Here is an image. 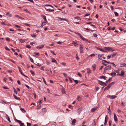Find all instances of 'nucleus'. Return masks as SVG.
<instances>
[{
	"label": "nucleus",
	"instance_id": "obj_1",
	"mask_svg": "<svg viewBox=\"0 0 126 126\" xmlns=\"http://www.w3.org/2000/svg\"><path fill=\"white\" fill-rule=\"evenodd\" d=\"M15 121L16 122L19 123L20 126H24V124L23 123H22L21 121L18 120L16 118L15 119Z\"/></svg>",
	"mask_w": 126,
	"mask_h": 126
},
{
	"label": "nucleus",
	"instance_id": "obj_2",
	"mask_svg": "<svg viewBox=\"0 0 126 126\" xmlns=\"http://www.w3.org/2000/svg\"><path fill=\"white\" fill-rule=\"evenodd\" d=\"M83 45H80V53H83Z\"/></svg>",
	"mask_w": 126,
	"mask_h": 126
},
{
	"label": "nucleus",
	"instance_id": "obj_3",
	"mask_svg": "<svg viewBox=\"0 0 126 126\" xmlns=\"http://www.w3.org/2000/svg\"><path fill=\"white\" fill-rule=\"evenodd\" d=\"M111 68V66L110 65H109L108 66H106L104 69V73H106L105 72L106 70H107L109 69H110Z\"/></svg>",
	"mask_w": 126,
	"mask_h": 126
},
{
	"label": "nucleus",
	"instance_id": "obj_4",
	"mask_svg": "<svg viewBox=\"0 0 126 126\" xmlns=\"http://www.w3.org/2000/svg\"><path fill=\"white\" fill-rule=\"evenodd\" d=\"M105 49L108 50L109 51H113L114 50H112V49L111 47H105Z\"/></svg>",
	"mask_w": 126,
	"mask_h": 126
},
{
	"label": "nucleus",
	"instance_id": "obj_5",
	"mask_svg": "<svg viewBox=\"0 0 126 126\" xmlns=\"http://www.w3.org/2000/svg\"><path fill=\"white\" fill-rule=\"evenodd\" d=\"M124 73L123 71H121L120 74H117V75L118 76H120L122 77H124Z\"/></svg>",
	"mask_w": 126,
	"mask_h": 126
},
{
	"label": "nucleus",
	"instance_id": "obj_6",
	"mask_svg": "<svg viewBox=\"0 0 126 126\" xmlns=\"http://www.w3.org/2000/svg\"><path fill=\"white\" fill-rule=\"evenodd\" d=\"M107 97L110 98V99H113L114 98H116L117 96H115L114 95H108L107 96Z\"/></svg>",
	"mask_w": 126,
	"mask_h": 126
},
{
	"label": "nucleus",
	"instance_id": "obj_7",
	"mask_svg": "<svg viewBox=\"0 0 126 126\" xmlns=\"http://www.w3.org/2000/svg\"><path fill=\"white\" fill-rule=\"evenodd\" d=\"M114 120L115 122H117L118 120L117 116L115 113H114Z\"/></svg>",
	"mask_w": 126,
	"mask_h": 126
},
{
	"label": "nucleus",
	"instance_id": "obj_8",
	"mask_svg": "<svg viewBox=\"0 0 126 126\" xmlns=\"http://www.w3.org/2000/svg\"><path fill=\"white\" fill-rule=\"evenodd\" d=\"M115 83L114 82H113L111 83H110L109 84L108 86L110 88L111 87L112 85H113Z\"/></svg>",
	"mask_w": 126,
	"mask_h": 126
},
{
	"label": "nucleus",
	"instance_id": "obj_9",
	"mask_svg": "<svg viewBox=\"0 0 126 126\" xmlns=\"http://www.w3.org/2000/svg\"><path fill=\"white\" fill-rule=\"evenodd\" d=\"M46 9L47 11L49 12H53L54 11V10L53 9L51 10L49 8H46Z\"/></svg>",
	"mask_w": 126,
	"mask_h": 126
},
{
	"label": "nucleus",
	"instance_id": "obj_10",
	"mask_svg": "<svg viewBox=\"0 0 126 126\" xmlns=\"http://www.w3.org/2000/svg\"><path fill=\"white\" fill-rule=\"evenodd\" d=\"M99 78L100 79H106L107 78V77L105 76H101Z\"/></svg>",
	"mask_w": 126,
	"mask_h": 126
},
{
	"label": "nucleus",
	"instance_id": "obj_11",
	"mask_svg": "<svg viewBox=\"0 0 126 126\" xmlns=\"http://www.w3.org/2000/svg\"><path fill=\"white\" fill-rule=\"evenodd\" d=\"M98 81L99 82L98 83L100 85L102 86L103 85L104 82L99 80H98Z\"/></svg>",
	"mask_w": 126,
	"mask_h": 126
},
{
	"label": "nucleus",
	"instance_id": "obj_12",
	"mask_svg": "<svg viewBox=\"0 0 126 126\" xmlns=\"http://www.w3.org/2000/svg\"><path fill=\"white\" fill-rule=\"evenodd\" d=\"M44 46V45L38 46L36 47V48L37 49L39 48L41 49L43 48Z\"/></svg>",
	"mask_w": 126,
	"mask_h": 126
},
{
	"label": "nucleus",
	"instance_id": "obj_13",
	"mask_svg": "<svg viewBox=\"0 0 126 126\" xmlns=\"http://www.w3.org/2000/svg\"><path fill=\"white\" fill-rule=\"evenodd\" d=\"M76 122V120L75 119H74L72 121V125H75V123Z\"/></svg>",
	"mask_w": 126,
	"mask_h": 126
},
{
	"label": "nucleus",
	"instance_id": "obj_14",
	"mask_svg": "<svg viewBox=\"0 0 126 126\" xmlns=\"http://www.w3.org/2000/svg\"><path fill=\"white\" fill-rule=\"evenodd\" d=\"M51 60H52V62L55 63L57 64V62L56 60L54 58H51Z\"/></svg>",
	"mask_w": 126,
	"mask_h": 126
},
{
	"label": "nucleus",
	"instance_id": "obj_15",
	"mask_svg": "<svg viewBox=\"0 0 126 126\" xmlns=\"http://www.w3.org/2000/svg\"><path fill=\"white\" fill-rule=\"evenodd\" d=\"M97 107H95L92 108L91 110V111L92 112H94L95 110H97Z\"/></svg>",
	"mask_w": 126,
	"mask_h": 126
},
{
	"label": "nucleus",
	"instance_id": "obj_16",
	"mask_svg": "<svg viewBox=\"0 0 126 126\" xmlns=\"http://www.w3.org/2000/svg\"><path fill=\"white\" fill-rule=\"evenodd\" d=\"M46 22L45 21L42 22V24L40 27H42L44 25L46 24Z\"/></svg>",
	"mask_w": 126,
	"mask_h": 126
},
{
	"label": "nucleus",
	"instance_id": "obj_17",
	"mask_svg": "<svg viewBox=\"0 0 126 126\" xmlns=\"http://www.w3.org/2000/svg\"><path fill=\"white\" fill-rule=\"evenodd\" d=\"M13 96L14 98L16 99L19 100H21L20 98H19L18 97L16 96L15 94H13Z\"/></svg>",
	"mask_w": 126,
	"mask_h": 126
},
{
	"label": "nucleus",
	"instance_id": "obj_18",
	"mask_svg": "<svg viewBox=\"0 0 126 126\" xmlns=\"http://www.w3.org/2000/svg\"><path fill=\"white\" fill-rule=\"evenodd\" d=\"M96 66V65L95 64H94L92 66V67L93 68V71H94L96 69L95 67Z\"/></svg>",
	"mask_w": 126,
	"mask_h": 126
},
{
	"label": "nucleus",
	"instance_id": "obj_19",
	"mask_svg": "<svg viewBox=\"0 0 126 126\" xmlns=\"http://www.w3.org/2000/svg\"><path fill=\"white\" fill-rule=\"evenodd\" d=\"M110 75L112 76L113 77L116 75V74L115 72L111 73H110Z\"/></svg>",
	"mask_w": 126,
	"mask_h": 126
},
{
	"label": "nucleus",
	"instance_id": "obj_20",
	"mask_svg": "<svg viewBox=\"0 0 126 126\" xmlns=\"http://www.w3.org/2000/svg\"><path fill=\"white\" fill-rule=\"evenodd\" d=\"M117 54L116 53L111 54L110 55H111V57H112V58L113 57H114L115 56L117 55Z\"/></svg>",
	"mask_w": 126,
	"mask_h": 126
},
{
	"label": "nucleus",
	"instance_id": "obj_21",
	"mask_svg": "<svg viewBox=\"0 0 126 126\" xmlns=\"http://www.w3.org/2000/svg\"><path fill=\"white\" fill-rule=\"evenodd\" d=\"M121 67H124L126 66V64L125 63H121Z\"/></svg>",
	"mask_w": 126,
	"mask_h": 126
},
{
	"label": "nucleus",
	"instance_id": "obj_22",
	"mask_svg": "<svg viewBox=\"0 0 126 126\" xmlns=\"http://www.w3.org/2000/svg\"><path fill=\"white\" fill-rule=\"evenodd\" d=\"M59 18L61 20H65L67 21L68 22H69L68 20L65 18Z\"/></svg>",
	"mask_w": 126,
	"mask_h": 126
},
{
	"label": "nucleus",
	"instance_id": "obj_23",
	"mask_svg": "<svg viewBox=\"0 0 126 126\" xmlns=\"http://www.w3.org/2000/svg\"><path fill=\"white\" fill-rule=\"evenodd\" d=\"M6 116H7V117H6V118L8 120L9 122H11V121L10 119V118L9 116H8L7 114H6Z\"/></svg>",
	"mask_w": 126,
	"mask_h": 126
},
{
	"label": "nucleus",
	"instance_id": "obj_24",
	"mask_svg": "<svg viewBox=\"0 0 126 126\" xmlns=\"http://www.w3.org/2000/svg\"><path fill=\"white\" fill-rule=\"evenodd\" d=\"M25 40L20 39L19 40V41L21 43H23L25 42Z\"/></svg>",
	"mask_w": 126,
	"mask_h": 126
},
{
	"label": "nucleus",
	"instance_id": "obj_25",
	"mask_svg": "<svg viewBox=\"0 0 126 126\" xmlns=\"http://www.w3.org/2000/svg\"><path fill=\"white\" fill-rule=\"evenodd\" d=\"M97 49H98L101 51H103L104 52H106V51L100 48H99L98 47H97Z\"/></svg>",
	"mask_w": 126,
	"mask_h": 126
},
{
	"label": "nucleus",
	"instance_id": "obj_26",
	"mask_svg": "<svg viewBox=\"0 0 126 126\" xmlns=\"http://www.w3.org/2000/svg\"><path fill=\"white\" fill-rule=\"evenodd\" d=\"M18 68L19 69V72L21 74H22L23 73L22 72V70L21 69V68L20 67L18 66Z\"/></svg>",
	"mask_w": 126,
	"mask_h": 126
},
{
	"label": "nucleus",
	"instance_id": "obj_27",
	"mask_svg": "<svg viewBox=\"0 0 126 126\" xmlns=\"http://www.w3.org/2000/svg\"><path fill=\"white\" fill-rule=\"evenodd\" d=\"M72 44L74 45V46L75 47H76L78 45L77 43L74 41H73Z\"/></svg>",
	"mask_w": 126,
	"mask_h": 126
},
{
	"label": "nucleus",
	"instance_id": "obj_28",
	"mask_svg": "<svg viewBox=\"0 0 126 126\" xmlns=\"http://www.w3.org/2000/svg\"><path fill=\"white\" fill-rule=\"evenodd\" d=\"M112 79V78H110V79H109L108 80H107L106 82L107 83H108L109 82H110V80L111 79Z\"/></svg>",
	"mask_w": 126,
	"mask_h": 126
},
{
	"label": "nucleus",
	"instance_id": "obj_29",
	"mask_svg": "<svg viewBox=\"0 0 126 126\" xmlns=\"http://www.w3.org/2000/svg\"><path fill=\"white\" fill-rule=\"evenodd\" d=\"M108 110H109L108 113H109V114H110V112H111V110L110 109V106H109V107L108 108Z\"/></svg>",
	"mask_w": 126,
	"mask_h": 126
},
{
	"label": "nucleus",
	"instance_id": "obj_30",
	"mask_svg": "<svg viewBox=\"0 0 126 126\" xmlns=\"http://www.w3.org/2000/svg\"><path fill=\"white\" fill-rule=\"evenodd\" d=\"M79 36H80V38L82 39V40H83V41L84 40H85V38H84L81 35V34H80Z\"/></svg>",
	"mask_w": 126,
	"mask_h": 126
},
{
	"label": "nucleus",
	"instance_id": "obj_31",
	"mask_svg": "<svg viewBox=\"0 0 126 126\" xmlns=\"http://www.w3.org/2000/svg\"><path fill=\"white\" fill-rule=\"evenodd\" d=\"M20 110L23 112H26V110L23 108H21L20 109Z\"/></svg>",
	"mask_w": 126,
	"mask_h": 126
},
{
	"label": "nucleus",
	"instance_id": "obj_32",
	"mask_svg": "<svg viewBox=\"0 0 126 126\" xmlns=\"http://www.w3.org/2000/svg\"><path fill=\"white\" fill-rule=\"evenodd\" d=\"M48 6L51 7L52 8H53V7L51 5H50L46 4L45 5V6L46 7H48Z\"/></svg>",
	"mask_w": 126,
	"mask_h": 126
},
{
	"label": "nucleus",
	"instance_id": "obj_33",
	"mask_svg": "<svg viewBox=\"0 0 126 126\" xmlns=\"http://www.w3.org/2000/svg\"><path fill=\"white\" fill-rule=\"evenodd\" d=\"M31 35L32 37H36V35L34 34H31Z\"/></svg>",
	"mask_w": 126,
	"mask_h": 126
},
{
	"label": "nucleus",
	"instance_id": "obj_34",
	"mask_svg": "<svg viewBox=\"0 0 126 126\" xmlns=\"http://www.w3.org/2000/svg\"><path fill=\"white\" fill-rule=\"evenodd\" d=\"M109 88H110L108 86H107V87H106L105 88V89L104 90V91H105L106 90H108V89H109Z\"/></svg>",
	"mask_w": 126,
	"mask_h": 126
},
{
	"label": "nucleus",
	"instance_id": "obj_35",
	"mask_svg": "<svg viewBox=\"0 0 126 126\" xmlns=\"http://www.w3.org/2000/svg\"><path fill=\"white\" fill-rule=\"evenodd\" d=\"M87 72L88 74L90 73L91 71H90V69L89 68H87Z\"/></svg>",
	"mask_w": 126,
	"mask_h": 126
},
{
	"label": "nucleus",
	"instance_id": "obj_36",
	"mask_svg": "<svg viewBox=\"0 0 126 126\" xmlns=\"http://www.w3.org/2000/svg\"><path fill=\"white\" fill-rule=\"evenodd\" d=\"M103 54H101L100 55L99 54L98 55V58L100 59V58L102 57L103 56Z\"/></svg>",
	"mask_w": 126,
	"mask_h": 126
},
{
	"label": "nucleus",
	"instance_id": "obj_37",
	"mask_svg": "<svg viewBox=\"0 0 126 126\" xmlns=\"http://www.w3.org/2000/svg\"><path fill=\"white\" fill-rule=\"evenodd\" d=\"M27 126H31V124L30 123L27 122Z\"/></svg>",
	"mask_w": 126,
	"mask_h": 126
},
{
	"label": "nucleus",
	"instance_id": "obj_38",
	"mask_svg": "<svg viewBox=\"0 0 126 126\" xmlns=\"http://www.w3.org/2000/svg\"><path fill=\"white\" fill-rule=\"evenodd\" d=\"M6 15L9 17H11V15L9 13H6Z\"/></svg>",
	"mask_w": 126,
	"mask_h": 126
},
{
	"label": "nucleus",
	"instance_id": "obj_39",
	"mask_svg": "<svg viewBox=\"0 0 126 126\" xmlns=\"http://www.w3.org/2000/svg\"><path fill=\"white\" fill-rule=\"evenodd\" d=\"M114 13L115 14V16H118V14L116 12H114Z\"/></svg>",
	"mask_w": 126,
	"mask_h": 126
},
{
	"label": "nucleus",
	"instance_id": "obj_40",
	"mask_svg": "<svg viewBox=\"0 0 126 126\" xmlns=\"http://www.w3.org/2000/svg\"><path fill=\"white\" fill-rule=\"evenodd\" d=\"M30 72L33 75V76H34L35 75V73L32 70H30Z\"/></svg>",
	"mask_w": 126,
	"mask_h": 126
},
{
	"label": "nucleus",
	"instance_id": "obj_41",
	"mask_svg": "<svg viewBox=\"0 0 126 126\" xmlns=\"http://www.w3.org/2000/svg\"><path fill=\"white\" fill-rule=\"evenodd\" d=\"M76 58L77 59V60H79V58L78 56V55H77V54H76Z\"/></svg>",
	"mask_w": 126,
	"mask_h": 126
},
{
	"label": "nucleus",
	"instance_id": "obj_42",
	"mask_svg": "<svg viewBox=\"0 0 126 126\" xmlns=\"http://www.w3.org/2000/svg\"><path fill=\"white\" fill-rule=\"evenodd\" d=\"M50 51L51 52L52 54H53L54 55H56V54L54 53V51H53L51 50Z\"/></svg>",
	"mask_w": 126,
	"mask_h": 126
},
{
	"label": "nucleus",
	"instance_id": "obj_43",
	"mask_svg": "<svg viewBox=\"0 0 126 126\" xmlns=\"http://www.w3.org/2000/svg\"><path fill=\"white\" fill-rule=\"evenodd\" d=\"M42 79H43V81L44 83H45V84H46L47 85L46 82V81H45V79L44 78H43V77H42Z\"/></svg>",
	"mask_w": 126,
	"mask_h": 126
},
{
	"label": "nucleus",
	"instance_id": "obj_44",
	"mask_svg": "<svg viewBox=\"0 0 126 126\" xmlns=\"http://www.w3.org/2000/svg\"><path fill=\"white\" fill-rule=\"evenodd\" d=\"M30 59L31 62H33V59L30 57H29Z\"/></svg>",
	"mask_w": 126,
	"mask_h": 126
},
{
	"label": "nucleus",
	"instance_id": "obj_45",
	"mask_svg": "<svg viewBox=\"0 0 126 126\" xmlns=\"http://www.w3.org/2000/svg\"><path fill=\"white\" fill-rule=\"evenodd\" d=\"M63 74L64 75V77L65 78H67V75L65 73H63Z\"/></svg>",
	"mask_w": 126,
	"mask_h": 126
},
{
	"label": "nucleus",
	"instance_id": "obj_46",
	"mask_svg": "<svg viewBox=\"0 0 126 126\" xmlns=\"http://www.w3.org/2000/svg\"><path fill=\"white\" fill-rule=\"evenodd\" d=\"M36 65H37V66H41L42 65L41 64H40L39 63H37L36 64Z\"/></svg>",
	"mask_w": 126,
	"mask_h": 126
},
{
	"label": "nucleus",
	"instance_id": "obj_47",
	"mask_svg": "<svg viewBox=\"0 0 126 126\" xmlns=\"http://www.w3.org/2000/svg\"><path fill=\"white\" fill-rule=\"evenodd\" d=\"M19 18L21 19V20H24V18H23V17H22L20 16H19V17H18Z\"/></svg>",
	"mask_w": 126,
	"mask_h": 126
},
{
	"label": "nucleus",
	"instance_id": "obj_48",
	"mask_svg": "<svg viewBox=\"0 0 126 126\" xmlns=\"http://www.w3.org/2000/svg\"><path fill=\"white\" fill-rule=\"evenodd\" d=\"M26 47L29 48H30L31 47L30 45H27Z\"/></svg>",
	"mask_w": 126,
	"mask_h": 126
},
{
	"label": "nucleus",
	"instance_id": "obj_49",
	"mask_svg": "<svg viewBox=\"0 0 126 126\" xmlns=\"http://www.w3.org/2000/svg\"><path fill=\"white\" fill-rule=\"evenodd\" d=\"M15 26L17 27V28H21V27L17 25H15Z\"/></svg>",
	"mask_w": 126,
	"mask_h": 126
},
{
	"label": "nucleus",
	"instance_id": "obj_50",
	"mask_svg": "<svg viewBox=\"0 0 126 126\" xmlns=\"http://www.w3.org/2000/svg\"><path fill=\"white\" fill-rule=\"evenodd\" d=\"M110 64H112L113 65V66L114 67H116V65H115V64L113 63H110Z\"/></svg>",
	"mask_w": 126,
	"mask_h": 126
},
{
	"label": "nucleus",
	"instance_id": "obj_51",
	"mask_svg": "<svg viewBox=\"0 0 126 126\" xmlns=\"http://www.w3.org/2000/svg\"><path fill=\"white\" fill-rule=\"evenodd\" d=\"M100 89V88L98 87H96V91Z\"/></svg>",
	"mask_w": 126,
	"mask_h": 126
},
{
	"label": "nucleus",
	"instance_id": "obj_52",
	"mask_svg": "<svg viewBox=\"0 0 126 126\" xmlns=\"http://www.w3.org/2000/svg\"><path fill=\"white\" fill-rule=\"evenodd\" d=\"M5 47V49L7 50H8V51H10V49L8 47Z\"/></svg>",
	"mask_w": 126,
	"mask_h": 126
},
{
	"label": "nucleus",
	"instance_id": "obj_53",
	"mask_svg": "<svg viewBox=\"0 0 126 126\" xmlns=\"http://www.w3.org/2000/svg\"><path fill=\"white\" fill-rule=\"evenodd\" d=\"M112 123V121L111 120H110L109 122V126H111V124Z\"/></svg>",
	"mask_w": 126,
	"mask_h": 126
},
{
	"label": "nucleus",
	"instance_id": "obj_54",
	"mask_svg": "<svg viewBox=\"0 0 126 126\" xmlns=\"http://www.w3.org/2000/svg\"><path fill=\"white\" fill-rule=\"evenodd\" d=\"M24 11L27 12L28 13H30V12L28 11L27 9H25L24 10Z\"/></svg>",
	"mask_w": 126,
	"mask_h": 126
},
{
	"label": "nucleus",
	"instance_id": "obj_55",
	"mask_svg": "<svg viewBox=\"0 0 126 126\" xmlns=\"http://www.w3.org/2000/svg\"><path fill=\"white\" fill-rule=\"evenodd\" d=\"M34 54L36 55H39V53H34Z\"/></svg>",
	"mask_w": 126,
	"mask_h": 126
},
{
	"label": "nucleus",
	"instance_id": "obj_56",
	"mask_svg": "<svg viewBox=\"0 0 126 126\" xmlns=\"http://www.w3.org/2000/svg\"><path fill=\"white\" fill-rule=\"evenodd\" d=\"M74 81L76 84H77L78 83V82L77 80H74Z\"/></svg>",
	"mask_w": 126,
	"mask_h": 126
},
{
	"label": "nucleus",
	"instance_id": "obj_57",
	"mask_svg": "<svg viewBox=\"0 0 126 126\" xmlns=\"http://www.w3.org/2000/svg\"><path fill=\"white\" fill-rule=\"evenodd\" d=\"M111 57V56L110 55H108L107 56V58L108 59H109Z\"/></svg>",
	"mask_w": 126,
	"mask_h": 126
},
{
	"label": "nucleus",
	"instance_id": "obj_58",
	"mask_svg": "<svg viewBox=\"0 0 126 126\" xmlns=\"http://www.w3.org/2000/svg\"><path fill=\"white\" fill-rule=\"evenodd\" d=\"M62 43H63V42H60V41L58 42H57V43L58 44H61Z\"/></svg>",
	"mask_w": 126,
	"mask_h": 126
},
{
	"label": "nucleus",
	"instance_id": "obj_59",
	"mask_svg": "<svg viewBox=\"0 0 126 126\" xmlns=\"http://www.w3.org/2000/svg\"><path fill=\"white\" fill-rule=\"evenodd\" d=\"M77 99H78V100L79 101H80L81 100L79 96L78 97Z\"/></svg>",
	"mask_w": 126,
	"mask_h": 126
},
{
	"label": "nucleus",
	"instance_id": "obj_60",
	"mask_svg": "<svg viewBox=\"0 0 126 126\" xmlns=\"http://www.w3.org/2000/svg\"><path fill=\"white\" fill-rule=\"evenodd\" d=\"M68 78H69V80H70V81L71 82H72V80H71V78H70V77H68Z\"/></svg>",
	"mask_w": 126,
	"mask_h": 126
},
{
	"label": "nucleus",
	"instance_id": "obj_61",
	"mask_svg": "<svg viewBox=\"0 0 126 126\" xmlns=\"http://www.w3.org/2000/svg\"><path fill=\"white\" fill-rule=\"evenodd\" d=\"M3 88L4 89H9V88L6 86H3Z\"/></svg>",
	"mask_w": 126,
	"mask_h": 126
},
{
	"label": "nucleus",
	"instance_id": "obj_62",
	"mask_svg": "<svg viewBox=\"0 0 126 126\" xmlns=\"http://www.w3.org/2000/svg\"><path fill=\"white\" fill-rule=\"evenodd\" d=\"M107 63V62L106 61V60H102V63Z\"/></svg>",
	"mask_w": 126,
	"mask_h": 126
},
{
	"label": "nucleus",
	"instance_id": "obj_63",
	"mask_svg": "<svg viewBox=\"0 0 126 126\" xmlns=\"http://www.w3.org/2000/svg\"><path fill=\"white\" fill-rule=\"evenodd\" d=\"M103 66H101L100 67V68L99 69V70H101L102 69V68L103 67Z\"/></svg>",
	"mask_w": 126,
	"mask_h": 126
},
{
	"label": "nucleus",
	"instance_id": "obj_64",
	"mask_svg": "<svg viewBox=\"0 0 126 126\" xmlns=\"http://www.w3.org/2000/svg\"><path fill=\"white\" fill-rule=\"evenodd\" d=\"M43 18L45 19V20L47 21L46 17L45 16H43Z\"/></svg>",
	"mask_w": 126,
	"mask_h": 126
}]
</instances>
